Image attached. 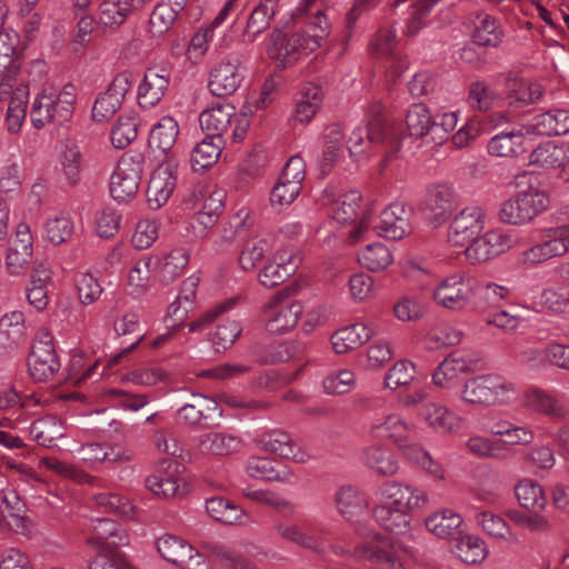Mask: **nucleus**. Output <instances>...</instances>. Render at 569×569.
Instances as JSON below:
<instances>
[{
  "label": "nucleus",
  "mask_w": 569,
  "mask_h": 569,
  "mask_svg": "<svg viewBox=\"0 0 569 569\" xmlns=\"http://www.w3.org/2000/svg\"><path fill=\"white\" fill-rule=\"evenodd\" d=\"M190 261V253L183 248H176L157 258L153 266L156 277L163 284H169L178 279Z\"/></svg>",
  "instance_id": "obj_31"
},
{
  "label": "nucleus",
  "mask_w": 569,
  "mask_h": 569,
  "mask_svg": "<svg viewBox=\"0 0 569 569\" xmlns=\"http://www.w3.org/2000/svg\"><path fill=\"white\" fill-rule=\"evenodd\" d=\"M77 90L72 83L66 84L61 90L54 87H44L36 98L31 108V121L34 128L41 129L48 123L62 124L73 113Z\"/></svg>",
  "instance_id": "obj_2"
},
{
  "label": "nucleus",
  "mask_w": 569,
  "mask_h": 569,
  "mask_svg": "<svg viewBox=\"0 0 569 569\" xmlns=\"http://www.w3.org/2000/svg\"><path fill=\"white\" fill-rule=\"evenodd\" d=\"M59 164L70 184L79 182L82 170V154L74 142L67 141L62 143L59 152Z\"/></svg>",
  "instance_id": "obj_52"
},
{
  "label": "nucleus",
  "mask_w": 569,
  "mask_h": 569,
  "mask_svg": "<svg viewBox=\"0 0 569 569\" xmlns=\"http://www.w3.org/2000/svg\"><path fill=\"white\" fill-rule=\"evenodd\" d=\"M200 278L190 276L182 281L177 299L168 308V317L172 319V327L180 326L186 319L196 298Z\"/></svg>",
  "instance_id": "obj_39"
},
{
  "label": "nucleus",
  "mask_w": 569,
  "mask_h": 569,
  "mask_svg": "<svg viewBox=\"0 0 569 569\" xmlns=\"http://www.w3.org/2000/svg\"><path fill=\"white\" fill-rule=\"evenodd\" d=\"M223 138H214L207 136L201 142H199L192 153L191 163L196 170L206 169L213 166L219 159L223 148Z\"/></svg>",
  "instance_id": "obj_51"
},
{
  "label": "nucleus",
  "mask_w": 569,
  "mask_h": 569,
  "mask_svg": "<svg viewBox=\"0 0 569 569\" xmlns=\"http://www.w3.org/2000/svg\"><path fill=\"white\" fill-rule=\"evenodd\" d=\"M567 143H557L555 141H546L540 143L530 153L529 160L531 164L540 166L546 169H558L562 173Z\"/></svg>",
  "instance_id": "obj_40"
},
{
  "label": "nucleus",
  "mask_w": 569,
  "mask_h": 569,
  "mask_svg": "<svg viewBox=\"0 0 569 569\" xmlns=\"http://www.w3.org/2000/svg\"><path fill=\"white\" fill-rule=\"evenodd\" d=\"M372 516L376 522L385 530L397 536H402L406 541L412 540L413 536L410 532L411 518L409 515L393 509L389 507V505L379 502L372 509Z\"/></svg>",
  "instance_id": "obj_30"
},
{
  "label": "nucleus",
  "mask_w": 569,
  "mask_h": 569,
  "mask_svg": "<svg viewBox=\"0 0 569 569\" xmlns=\"http://www.w3.org/2000/svg\"><path fill=\"white\" fill-rule=\"evenodd\" d=\"M170 83V72L157 67L148 68L138 87V103L143 109L157 106L164 97Z\"/></svg>",
  "instance_id": "obj_21"
},
{
  "label": "nucleus",
  "mask_w": 569,
  "mask_h": 569,
  "mask_svg": "<svg viewBox=\"0 0 569 569\" xmlns=\"http://www.w3.org/2000/svg\"><path fill=\"white\" fill-rule=\"evenodd\" d=\"M320 38H272L268 54L279 67L287 68L320 47Z\"/></svg>",
  "instance_id": "obj_15"
},
{
  "label": "nucleus",
  "mask_w": 569,
  "mask_h": 569,
  "mask_svg": "<svg viewBox=\"0 0 569 569\" xmlns=\"http://www.w3.org/2000/svg\"><path fill=\"white\" fill-rule=\"evenodd\" d=\"M177 184V163L162 161L152 172L147 188V203L151 210H158L170 199Z\"/></svg>",
  "instance_id": "obj_14"
},
{
  "label": "nucleus",
  "mask_w": 569,
  "mask_h": 569,
  "mask_svg": "<svg viewBox=\"0 0 569 569\" xmlns=\"http://www.w3.org/2000/svg\"><path fill=\"white\" fill-rule=\"evenodd\" d=\"M569 252V223L545 231L543 239L521 253L525 263L538 264Z\"/></svg>",
  "instance_id": "obj_9"
},
{
  "label": "nucleus",
  "mask_w": 569,
  "mask_h": 569,
  "mask_svg": "<svg viewBox=\"0 0 569 569\" xmlns=\"http://www.w3.org/2000/svg\"><path fill=\"white\" fill-rule=\"evenodd\" d=\"M486 212L482 207L471 204L459 211L448 230V242L455 247H465L485 229Z\"/></svg>",
  "instance_id": "obj_12"
},
{
  "label": "nucleus",
  "mask_w": 569,
  "mask_h": 569,
  "mask_svg": "<svg viewBox=\"0 0 569 569\" xmlns=\"http://www.w3.org/2000/svg\"><path fill=\"white\" fill-rule=\"evenodd\" d=\"M452 552L465 563L483 561L488 555L485 540L473 535H459L451 547Z\"/></svg>",
  "instance_id": "obj_43"
},
{
  "label": "nucleus",
  "mask_w": 569,
  "mask_h": 569,
  "mask_svg": "<svg viewBox=\"0 0 569 569\" xmlns=\"http://www.w3.org/2000/svg\"><path fill=\"white\" fill-rule=\"evenodd\" d=\"M254 443L262 451L277 455L296 462H306L308 453L300 449L290 435L280 429H273L261 433L254 439Z\"/></svg>",
  "instance_id": "obj_19"
},
{
  "label": "nucleus",
  "mask_w": 569,
  "mask_h": 569,
  "mask_svg": "<svg viewBox=\"0 0 569 569\" xmlns=\"http://www.w3.org/2000/svg\"><path fill=\"white\" fill-rule=\"evenodd\" d=\"M24 316L20 311L6 313L0 319V346L12 348L18 346L24 336Z\"/></svg>",
  "instance_id": "obj_55"
},
{
  "label": "nucleus",
  "mask_w": 569,
  "mask_h": 569,
  "mask_svg": "<svg viewBox=\"0 0 569 569\" xmlns=\"http://www.w3.org/2000/svg\"><path fill=\"white\" fill-rule=\"evenodd\" d=\"M61 363L50 340L37 341L28 358V371L34 381H48L60 370Z\"/></svg>",
  "instance_id": "obj_17"
},
{
  "label": "nucleus",
  "mask_w": 569,
  "mask_h": 569,
  "mask_svg": "<svg viewBox=\"0 0 569 569\" xmlns=\"http://www.w3.org/2000/svg\"><path fill=\"white\" fill-rule=\"evenodd\" d=\"M471 360L460 352L450 353L432 375V381L440 388H451L459 377L471 370Z\"/></svg>",
  "instance_id": "obj_33"
},
{
  "label": "nucleus",
  "mask_w": 569,
  "mask_h": 569,
  "mask_svg": "<svg viewBox=\"0 0 569 569\" xmlns=\"http://www.w3.org/2000/svg\"><path fill=\"white\" fill-rule=\"evenodd\" d=\"M373 335V330L365 323L357 322L337 330L331 337L336 353L342 355L359 348Z\"/></svg>",
  "instance_id": "obj_34"
},
{
  "label": "nucleus",
  "mask_w": 569,
  "mask_h": 569,
  "mask_svg": "<svg viewBox=\"0 0 569 569\" xmlns=\"http://www.w3.org/2000/svg\"><path fill=\"white\" fill-rule=\"evenodd\" d=\"M73 229L70 216L60 213L49 218L44 223V238L52 244H61L71 238Z\"/></svg>",
  "instance_id": "obj_64"
},
{
  "label": "nucleus",
  "mask_w": 569,
  "mask_h": 569,
  "mask_svg": "<svg viewBox=\"0 0 569 569\" xmlns=\"http://www.w3.org/2000/svg\"><path fill=\"white\" fill-rule=\"evenodd\" d=\"M527 134L556 137L569 133V110L553 108L536 114L523 127Z\"/></svg>",
  "instance_id": "obj_23"
},
{
  "label": "nucleus",
  "mask_w": 569,
  "mask_h": 569,
  "mask_svg": "<svg viewBox=\"0 0 569 569\" xmlns=\"http://www.w3.org/2000/svg\"><path fill=\"white\" fill-rule=\"evenodd\" d=\"M362 462L380 477H392L399 470L396 456L382 446H369L363 449Z\"/></svg>",
  "instance_id": "obj_36"
},
{
  "label": "nucleus",
  "mask_w": 569,
  "mask_h": 569,
  "mask_svg": "<svg viewBox=\"0 0 569 569\" xmlns=\"http://www.w3.org/2000/svg\"><path fill=\"white\" fill-rule=\"evenodd\" d=\"M323 100L322 88L318 84L309 83L301 92V98L297 101L293 120L300 123H308L320 109Z\"/></svg>",
  "instance_id": "obj_45"
},
{
  "label": "nucleus",
  "mask_w": 569,
  "mask_h": 569,
  "mask_svg": "<svg viewBox=\"0 0 569 569\" xmlns=\"http://www.w3.org/2000/svg\"><path fill=\"white\" fill-rule=\"evenodd\" d=\"M253 219L247 208H241L220 227L213 241L214 250L223 252L228 250L234 240L242 239L252 227Z\"/></svg>",
  "instance_id": "obj_25"
},
{
  "label": "nucleus",
  "mask_w": 569,
  "mask_h": 569,
  "mask_svg": "<svg viewBox=\"0 0 569 569\" xmlns=\"http://www.w3.org/2000/svg\"><path fill=\"white\" fill-rule=\"evenodd\" d=\"M523 405L530 411L555 419L565 418L568 415L566 406L553 393L537 387L523 393Z\"/></svg>",
  "instance_id": "obj_29"
},
{
  "label": "nucleus",
  "mask_w": 569,
  "mask_h": 569,
  "mask_svg": "<svg viewBox=\"0 0 569 569\" xmlns=\"http://www.w3.org/2000/svg\"><path fill=\"white\" fill-rule=\"evenodd\" d=\"M221 416L217 401L202 393H192L191 401L177 411L179 423L198 428L210 427L213 418Z\"/></svg>",
  "instance_id": "obj_16"
},
{
  "label": "nucleus",
  "mask_w": 569,
  "mask_h": 569,
  "mask_svg": "<svg viewBox=\"0 0 569 569\" xmlns=\"http://www.w3.org/2000/svg\"><path fill=\"white\" fill-rule=\"evenodd\" d=\"M361 199V193L358 190H350L340 194L331 203V218L340 224L355 222L358 218Z\"/></svg>",
  "instance_id": "obj_50"
},
{
  "label": "nucleus",
  "mask_w": 569,
  "mask_h": 569,
  "mask_svg": "<svg viewBox=\"0 0 569 569\" xmlns=\"http://www.w3.org/2000/svg\"><path fill=\"white\" fill-rule=\"evenodd\" d=\"M246 471L251 478L267 481H281L287 483H293L296 480L293 473H280L278 470H276L274 462L266 457H250L247 461Z\"/></svg>",
  "instance_id": "obj_49"
},
{
  "label": "nucleus",
  "mask_w": 569,
  "mask_h": 569,
  "mask_svg": "<svg viewBox=\"0 0 569 569\" xmlns=\"http://www.w3.org/2000/svg\"><path fill=\"white\" fill-rule=\"evenodd\" d=\"M406 129L410 137L423 139L439 131V124L423 103H413L406 116Z\"/></svg>",
  "instance_id": "obj_37"
},
{
  "label": "nucleus",
  "mask_w": 569,
  "mask_h": 569,
  "mask_svg": "<svg viewBox=\"0 0 569 569\" xmlns=\"http://www.w3.org/2000/svg\"><path fill=\"white\" fill-rule=\"evenodd\" d=\"M0 501L9 511V529L19 535H26L30 529V521L26 517L27 506L19 493L13 489L0 491Z\"/></svg>",
  "instance_id": "obj_41"
},
{
  "label": "nucleus",
  "mask_w": 569,
  "mask_h": 569,
  "mask_svg": "<svg viewBox=\"0 0 569 569\" xmlns=\"http://www.w3.org/2000/svg\"><path fill=\"white\" fill-rule=\"evenodd\" d=\"M144 156L134 150L127 151L118 161L111 176L110 194L118 202L136 197L143 172Z\"/></svg>",
  "instance_id": "obj_5"
},
{
  "label": "nucleus",
  "mask_w": 569,
  "mask_h": 569,
  "mask_svg": "<svg viewBox=\"0 0 569 569\" xmlns=\"http://www.w3.org/2000/svg\"><path fill=\"white\" fill-rule=\"evenodd\" d=\"M134 8V1H102L100 4V22L114 29L121 26Z\"/></svg>",
  "instance_id": "obj_62"
},
{
  "label": "nucleus",
  "mask_w": 569,
  "mask_h": 569,
  "mask_svg": "<svg viewBox=\"0 0 569 569\" xmlns=\"http://www.w3.org/2000/svg\"><path fill=\"white\" fill-rule=\"evenodd\" d=\"M455 198L452 188L448 186H438L432 190L428 202L431 223L437 227L447 220L455 207Z\"/></svg>",
  "instance_id": "obj_46"
},
{
  "label": "nucleus",
  "mask_w": 569,
  "mask_h": 569,
  "mask_svg": "<svg viewBox=\"0 0 569 569\" xmlns=\"http://www.w3.org/2000/svg\"><path fill=\"white\" fill-rule=\"evenodd\" d=\"M177 461L168 462L166 467L146 478V487L156 496L172 498L184 492L186 480Z\"/></svg>",
  "instance_id": "obj_18"
},
{
  "label": "nucleus",
  "mask_w": 569,
  "mask_h": 569,
  "mask_svg": "<svg viewBox=\"0 0 569 569\" xmlns=\"http://www.w3.org/2000/svg\"><path fill=\"white\" fill-rule=\"evenodd\" d=\"M196 450L207 456L227 457L242 448V439L227 431H210L196 438Z\"/></svg>",
  "instance_id": "obj_24"
},
{
  "label": "nucleus",
  "mask_w": 569,
  "mask_h": 569,
  "mask_svg": "<svg viewBox=\"0 0 569 569\" xmlns=\"http://www.w3.org/2000/svg\"><path fill=\"white\" fill-rule=\"evenodd\" d=\"M475 296V280L460 273L443 279L435 289V301L450 310H462L471 303Z\"/></svg>",
  "instance_id": "obj_7"
},
{
  "label": "nucleus",
  "mask_w": 569,
  "mask_h": 569,
  "mask_svg": "<svg viewBox=\"0 0 569 569\" xmlns=\"http://www.w3.org/2000/svg\"><path fill=\"white\" fill-rule=\"evenodd\" d=\"M128 542L127 532L113 520L97 518L92 521V536L88 538V545L97 548L100 555L113 552L112 548Z\"/></svg>",
  "instance_id": "obj_22"
},
{
  "label": "nucleus",
  "mask_w": 569,
  "mask_h": 569,
  "mask_svg": "<svg viewBox=\"0 0 569 569\" xmlns=\"http://www.w3.org/2000/svg\"><path fill=\"white\" fill-rule=\"evenodd\" d=\"M420 416L428 426L441 435L453 433L461 428L462 418L439 402L425 403Z\"/></svg>",
  "instance_id": "obj_27"
},
{
  "label": "nucleus",
  "mask_w": 569,
  "mask_h": 569,
  "mask_svg": "<svg viewBox=\"0 0 569 569\" xmlns=\"http://www.w3.org/2000/svg\"><path fill=\"white\" fill-rule=\"evenodd\" d=\"M302 312L299 301L276 296L263 308L262 318L269 332L281 335L297 326Z\"/></svg>",
  "instance_id": "obj_8"
},
{
  "label": "nucleus",
  "mask_w": 569,
  "mask_h": 569,
  "mask_svg": "<svg viewBox=\"0 0 569 569\" xmlns=\"http://www.w3.org/2000/svg\"><path fill=\"white\" fill-rule=\"evenodd\" d=\"M278 1L279 0H260L248 19V33L258 36L270 27V22L278 10Z\"/></svg>",
  "instance_id": "obj_61"
},
{
  "label": "nucleus",
  "mask_w": 569,
  "mask_h": 569,
  "mask_svg": "<svg viewBox=\"0 0 569 569\" xmlns=\"http://www.w3.org/2000/svg\"><path fill=\"white\" fill-rule=\"evenodd\" d=\"M506 90L511 103L531 104L542 97L540 84L512 76L511 73L507 77Z\"/></svg>",
  "instance_id": "obj_48"
},
{
  "label": "nucleus",
  "mask_w": 569,
  "mask_h": 569,
  "mask_svg": "<svg viewBox=\"0 0 569 569\" xmlns=\"http://www.w3.org/2000/svg\"><path fill=\"white\" fill-rule=\"evenodd\" d=\"M272 530L276 536L284 541L291 542L299 548L321 555L326 551L323 542L313 533L306 531L297 523L274 520Z\"/></svg>",
  "instance_id": "obj_28"
},
{
  "label": "nucleus",
  "mask_w": 569,
  "mask_h": 569,
  "mask_svg": "<svg viewBox=\"0 0 569 569\" xmlns=\"http://www.w3.org/2000/svg\"><path fill=\"white\" fill-rule=\"evenodd\" d=\"M236 117V108L231 103L218 102L203 110L199 116L202 131L209 137L223 138Z\"/></svg>",
  "instance_id": "obj_26"
},
{
  "label": "nucleus",
  "mask_w": 569,
  "mask_h": 569,
  "mask_svg": "<svg viewBox=\"0 0 569 569\" xmlns=\"http://www.w3.org/2000/svg\"><path fill=\"white\" fill-rule=\"evenodd\" d=\"M396 549H402L406 553H412V547L405 542H392L381 533H373L372 537L355 548L353 553L341 546H331V551L337 556H353L359 560H368L381 569L400 568L397 565Z\"/></svg>",
  "instance_id": "obj_4"
},
{
  "label": "nucleus",
  "mask_w": 569,
  "mask_h": 569,
  "mask_svg": "<svg viewBox=\"0 0 569 569\" xmlns=\"http://www.w3.org/2000/svg\"><path fill=\"white\" fill-rule=\"evenodd\" d=\"M385 134V119L380 114L379 109L366 126L356 128L350 134L348 140L350 154L361 153L365 149L357 150V148L363 144H377L383 142Z\"/></svg>",
  "instance_id": "obj_32"
},
{
  "label": "nucleus",
  "mask_w": 569,
  "mask_h": 569,
  "mask_svg": "<svg viewBox=\"0 0 569 569\" xmlns=\"http://www.w3.org/2000/svg\"><path fill=\"white\" fill-rule=\"evenodd\" d=\"M467 244L465 249L466 258L470 263L477 264L487 262L509 250L513 244V239L508 231L492 229L482 236H477Z\"/></svg>",
  "instance_id": "obj_10"
},
{
  "label": "nucleus",
  "mask_w": 569,
  "mask_h": 569,
  "mask_svg": "<svg viewBox=\"0 0 569 569\" xmlns=\"http://www.w3.org/2000/svg\"><path fill=\"white\" fill-rule=\"evenodd\" d=\"M549 204L548 193L530 184L500 203L498 219L509 226H526L543 213Z\"/></svg>",
  "instance_id": "obj_3"
},
{
  "label": "nucleus",
  "mask_w": 569,
  "mask_h": 569,
  "mask_svg": "<svg viewBox=\"0 0 569 569\" xmlns=\"http://www.w3.org/2000/svg\"><path fill=\"white\" fill-rule=\"evenodd\" d=\"M410 212L401 202L391 203L385 208L373 229L383 238L399 240L410 232Z\"/></svg>",
  "instance_id": "obj_20"
},
{
  "label": "nucleus",
  "mask_w": 569,
  "mask_h": 569,
  "mask_svg": "<svg viewBox=\"0 0 569 569\" xmlns=\"http://www.w3.org/2000/svg\"><path fill=\"white\" fill-rule=\"evenodd\" d=\"M337 511L346 519L352 520L368 508L366 496L353 486H341L335 493Z\"/></svg>",
  "instance_id": "obj_35"
},
{
  "label": "nucleus",
  "mask_w": 569,
  "mask_h": 569,
  "mask_svg": "<svg viewBox=\"0 0 569 569\" xmlns=\"http://www.w3.org/2000/svg\"><path fill=\"white\" fill-rule=\"evenodd\" d=\"M461 525L460 515L449 509L437 511L426 519L427 529L442 539H456L460 535Z\"/></svg>",
  "instance_id": "obj_44"
},
{
  "label": "nucleus",
  "mask_w": 569,
  "mask_h": 569,
  "mask_svg": "<svg viewBox=\"0 0 569 569\" xmlns=\"http://www.w3.org/2000/svg\"><path fill=\"white\" fill-rule=\"evenodd\" d=\"M476 519L478 525L488 536L510 543L518 542L517 535L500 516L493 515L489 511H481L477 515Z\"/></svg>",
  "instance_id": "obj_59"
},
{
  "label": "nucleus",
  "mask_w": 569,
  "mask_h": 569,
  "mask_svg": "<svg viewBox=\"0 0 569 569\" xmlns=\"http://www.w3.org/2000/svg\"><path fill=\"white\" fill-rule=\"evenodd\" d=\"M345 134L337 123L328 126L323 131V151L320 160V169L328 174L333 164L340 159L343 152Z\"/></svg>",
  "instance_id": "obj_38"
},
{
  "label": "nucleus",
  "mask_w": 569,
  "mask_h": 569,
  "mask_svg": "<svg viewBox=\"0 0 569 569\" xmlns=\"http://www.w3.org/2000/svg\"><path fill=\"white\" fill-rule=\"evenodd\" d=\"M376 496L379 502L389 505V507L409 516L422 510L429 502V497L425 490L398 481L381 483L376 491Z\"/></svg>",
  "instance_id": "obj_6"
},
{
  "label": "nucleus",
  "mask_w": 569,
  "mask_h": 569,
  "mask_svg": "<svg viewBox=\"0 0 569 569\" xmlns=\"http://www.w3.org/2000/svg\"><path fill=\"white\" fill-rule=\"evenodd\" d=\"M30 435L39 445L51 447L56 440L63 437L64 427L60 419L48 416L31 423Z\"/></svg>",
  "instance_id": "obj_53"
},
{
  "label": "nucleus",
  "mask_w": 569,
  "mask_h": 569,
  "mask_svg": "<svg viewBox=\"0 0 569 569\" xmlns=\"http://www.w3.org/2000/svg\"><path fill=\"white\" fill-rule=\"evenodd\" d=\"M178 134V122L172 117H162L151 130L149 144L162 152H167L173 148Z\"/></svg>",
  "instance_id": "obj_54"
},
{
  "label": "nucleus",
  "mask_w": 569,
  "mask_h": 569,
  "mask_svg": "<svg viewBox=\"0 0 569 569\" xmlns=\"http://www.w3.org/2000/svg\"><path fill=\"white\" fill-rule=\"evenodd\" d=\"M523 142L521 131L501 132L488 142V152L495 157H513L519 153Z\"/></svg>",
  "instance_id": "obj_58"
},
{
  "label": "nucleus",
  "mask_w": 569,
  "mask_h": 569,
  "mask_svg": "<svg viewBox=\"0 0 569 569\" xmlns=\"http://www.w3.org/2000/svg\"><path fill=\"white\" fill-rule=\"evenodd\" d=\"M516 496L521 507L541 510L546 505L542 488L531 479H523L516 486Z\"/></svg>",
  "instance_id": "obj_63"
},
{
  "label": "nucleus",
  "mask_w": 569,
  "mask_h": 569,
  "mask_svg": "<svg viewBox=\"0 0 569 569\" xmlns=\"http://www.w3.org/2000/svg\"><path fill=\"white\" fill-rule=\"evenodd\" d=\"M408 423L396 413L386 417L382 422L373 423L370 428V436L377 439H390L398 445L408 438Z\"/></svg>",
  "instance_id": "obj_57"
},
{
  "label": "nucleus",
  "mask_w": 569,
  "mask_h": 569,
  "mask_svg": "<svg viewBox=\"0 0 569 569\" xmlns=\"http://www.w3.org/2000/svg\"><path fill=\"white\" fill-rule=\"evenodd\" d=\"M156 547L162 559L181 569H208L202 556L180 537L166 533L157 539Z\"/></svg>",
  "instance_id": "obj_11"
},
{
  "label": "nucleus",
  "mask_w": 569,
  "mask_h": 569,
  "mask_svg": "<svg viewBox=\"0 0 569 569\" xmlns=\"http://www.w3.org/2000/svg\"><path fill=\"white\" fill-rule=\"evenodd\" d=\"M270 249V242L266 238L259 236L250 237L243 242L238 257L240 268L244 271L256 269Z\"/></svg>",
  "instance_id": "obj_56"
},
{
  "label": "nucleus",
  "mask_w": 569,
  "mask_h": 569,
  "mask_svg": "<svg viewBox=\"0 0 569 569\" xmlns=\"http://www.w3.org/2000/svg\"><path fill=\"white\" fill-rule=\"evenodd\" d=\"M517 396L518 388L515 382L493 373L468 379L459 393L465 402L483 408L509 405Z\"/></svg>",
  "instance_id": "obj_1"
},
{
  "label": "nucleus",
  "mask_w": 569,
  "mask_h": 569,
  "mask_svg": "<svg viewBox=\"0 0 569 569\" xmlns=\"http://www.w3.org/2000/svg\"><path fill=\"white\" fill-rule=\"evenodd\" d=\"M358 262L369 271L380 272L393 262L390 249L382 242L367 244L357 254Z\"/></svg>",
  "instance_id": "obj_47"
},
{
  "label": "nucleus",
  "mask_w": 569,
  "mask_h": 569,
  "mask_svg": "<svg viewBox=\"0 0 569 569\" xmlns=\"http://www.w3.org/2000/svg\"><path fill=\"white\" fill-rule=\"evenodd\" d=\"M243 78L241 57L231 54L220 60L211 69L208 88L217 97L230 96L237 91Z\"/></svg>",
  "instance_id": "obj_13"
},
{
  "label": "nucleus",
  "mask_w": 569,
  "mask_h": 569,
  "mask_svg": "<svg viewBox=\"0 0 569 569\" xmlns=\"http://www.w3.org/2000/svg\"><path fill=\"white\" fill-rule=\"evenodd\" d=\"M500 99V94L483 80H477L469 84L468 104L480 112L490 110Z\"/></svg>",
  "instance_id": "obj_60"
},
{
  "label": "nucleus",
  "mask_w": 569,
  "mask_h": 569,
  "mask_svg": "<svg viewBox=\"0 0 569 569\" xmlns=\"http://www.w3.org/2000/svg\"><path fill=\"white\" fill-rule=\"evenodd\" d=\"M206 510L212 519L226 525H246L249 522V517L237 505L222 497L207 499Z\"/></svg>",
  "instance_id": "obj_42"
}]
</instances>
